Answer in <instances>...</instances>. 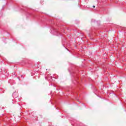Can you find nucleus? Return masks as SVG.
<instances>
[{"label": "nucleus", "instance_id": "1", "mask_svg": "<svg viewBox=\"0 0 126 126\" xmlns=\"http://www.w3.org/2000/svg\"><path fill=\"white\" fill-rule=\"evenodd\" d=\"M13 98H17L18 97V93H13Z\"/></svg>", "mask_w": 126, "mask_h": 126}, {"label": "nucleus", "instance_id": "2", "mask_svg": "<svg viewBox=\"0 0 126 126\" xmlns=\"http://www.w3.org/2000/svg\"><path fill=\"white\" fill-rule=\"evenodd\" d=\"M3 74H4V75H6V76H7V75H8V73H3Z\"/></svg>", "mask_w": 126, "mask_h": 126}, {"label": "nucleus", "instance_id": "3", "mask_svg": "<svg viewBox=\"0 0 126 126\" xmlns=\"http://www.w3.org/2000/svg\"><path fill=\"white\" fill-rule=\"evenodd\" d=\"M45 79L47 80L48 79H47V77H45Z\"/></svg>", "mask_w": 126, "mask_h": 126}, {"label": "nucleus", "instance_id": "4", "mask_svg": "<svg viewBox=\"0 0 126 126\" xmlns=\"http://www.w3.org/2000/svg\"><path fill=\"white\" fill-rule=\"evenodd\" d=\"M93 7H94V8L95 7V5H94V6H93Z\"/></svg>", "mask_w": 126, "mask_h": 126}, {"label": "nucleus", "instance_id": "5", "mask_svg": "<svg viewBox=\"0 0 126 126\" xmlns=\"http://www.w3.org/2000/svg\"><path fill=\"white\" fill-rule=\"evenodd\" d=\"M23 77V75H21V77Z\"/></svg>", "mask_w": 126, "mask_h": 126}]
</instances>
